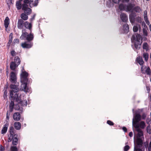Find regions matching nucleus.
I'll use <instances>...</instances> for the list:
<instances>
[{
  "label": "nucleus",
  "mask_w": 151,
  "mask_h": 151,
  "mask_svg": "<svg viewBox=\"0 0 151 151\" xmlns=\"http://www.w3.org/2000/svg\"><path fill=\"white\" fill-rule=\"evenodd\" d=\"M18 86L17 85L11 84L9 86V88L10 90V96L12 98L13 100H16L18 104H16L15 106V109L17 110L22 111L23 108L21 107L20 105L21 106H27V101L26 100L22 101L20 97L21 94L19 96L18 95L19 93L17 94L16 93L18 92L19 90Z\"/></svg>",
  "instance_id": "obj_1"
},
{
  "label": "nucleus",
  "mask_w": 151,
  "mask_h": 151,
  "mask_svg": "<svg viewBox=\"0 0 151 151\" xmlns=\"http://www.w3.org/2000/svg\"><path fill=\"white\" fill-rule=\"evenodd\" d=\"M24 27L26 29H29L30 33L29 34L26 32V29H22V35L20 37L22 40H26L28 41L32 40L34 38V35L32 33V25L31 22L29 23L28 22H24Z\"/></svg>",
  "instance_id": "obj_2"
},
{
  "label": "nucleus",
  "mask_w": 151,
  "mask_h": 151,
  "mask_svg": "<svg viewBox=\"0 0 151 151\" xmlns=\"http://www.w3.org/2000/svg\"><path fill=\"white\" fill-rule=\"evenodd\" d=\"M21 71L22 72L20 74L21 81L22 83L21 89L24 92H28V88L27 87V82L28 80L27 77L28 74L26 71H24L23 68Z\"/></svg>",
  "instance_id": "obj_3"
},
{
  "label": "nucleus",
  "mask_w": 151,
  "mask_h": 151,
  "mask_svg": "<svg viewBox=\"0 0 151 151\" xmlns=\"http://www.w3.org/2000/svg\"><path fill=\"white\" fill-rule=\"evenodd\" d=\"M15 129L13 126L11 127L9 129V132L10 134L8 135V142H10L12 140V144L14 145L17 144L18 137L17 135L15 134Z\"/></svg>",
  "instance_id": "obj_4"
},
{
  "label": "nucleus",
  "mask_w": 151,
  "mask_h": 151,
  "mask_svg": "<svg viewBox=\"0 0 151 151\" xmlns=\"http://www.w3.org/2000/svg\"><path fill=\"white\" fill-rule=\"evenodd\" d=\"M141 36L140 35L136 34L133 35L131 37V41L132 43L134 44V46L136 49H139L140 46L142 43L140 42Z\"/></svg>",
  "instance_id": "obj_5"
},
{
  "label": "nucleus",
  "mask_w": 151,
  "mask_h": 151,
  "mask_svg": "<svg viewBox=\"0 0 151 151\" xmlns=\"http://www.w3.org/2000/svg\"><path fill=\"white\" fill-rule=\"evenodd\" d=\"M137 132V143L143 144L142 138H143V134L142 130L140 128L136 129Z\"/></svg>",
  "instance_id": "obj_6"
},
{
  "label": "nucleus",
  "mask_w": 151,
  "mask_h": 151,
  "mask_svg": "<svg viewBox=\"0 0 151 151\" xmlns=\"http://www.w3.org/2000/svg\"><path fill=\"white\" fill-rule=\"evenodd\" d=\"M141 115L139 114H136L132 120V125L135 128H138L139 126L138 123L141 120Z\"/></svg>",
  "instance_id": "obj_7"
},
{
  "label": "nucleus",
  "mask_w": 151,
  "mask_h": 151,
  "mask_svg": "<svg viewBox=\"0 0 151 151\" xmlns=\"http://www.w3.org/2000/svg\"><path fill=\"white\" fill-rule=\"evenodd\" d=\"M9 80L12 83L16 84L17 82V74L14 72H11L10 74Z\"/></svg>",
  "instance_id": "obj_8"
},
{
  "label": "nucleus",
  "mask_w": 151,
  "mask_h": 151,
  "mask_svg": "<svg viewBox=\"0 0 151 151\" xmlns=\"http://www.w3.org/2000/svg\"><path fill=\"white\" fill-rule=\"evenodd\" d=\"M24 3L22 4V9L24 11V13L27 15H30L32 12V9L28 7V6Z\"/></svg>",
  "instance_id": "obj_9"
},
{
  "label": "nucleus",
  "mask_w": 151,
  "mask_h": 151,
  "mask_svg": "<svg viewBox=\"0 0 151 151\" xmlns=\"http://www.w3.org/2000/svg\"><path fill=\"white\" fill-rule=\"evenodd\" d=\"M137 145L134 146V151H144L145 148L143 146V144L137 143Z\"/></svg>",
  "instance_id": "obj_10"
},
{
  "label": "nucleus",
  "mask_w": 151,
  "mask_h": 151,
  "mask_svg": "<svg viewBox=\"0 0 151 151\" xmlns=\"http://www.w3.org/2000/svg\"><path fill=\"white\" fill-rule=\"evenodd\" d=\"M25 42L22 44V46L23 48H29L31 47L33 45V43L30 42L31 41Z\"/></svg>",
  "instance_id": "obj_11"
},
{
  "label": "nucleus",
  "mask_w": 151,
  "mask_h": 151,
  "mask_svg": "<svg viewBox=\"0 0 151 151\" xmlns=\"http://www.w3.org/2000/svg\"><path fill=\"white\" fill-rule=\"evenodd\" d=\"M134 4L129 3L126 6L125 11L127 12H133V9L134 6Z\"/></svg>",
  "instance_id": "obj_12"
},
{
  "label": "nucleus",
  "mask_w": 151,
  "mask_h": 151,
  "mask_svg": "<svg viewBox=\"0 0 151 151\" xmlns=\"http://www.w3.org/2000/svg\"><path fill=\"white\" fill-rule=\"evenodd\" d=\"M24 22L22 19H18L17 22V27L19 29H23L24 27Z\"/></svg>",
  "instance_id": "obj_13"
},
{
  "label": "nucleus",
  "mask_w": 151,
  "mask_h": 151,
  "mask_svg": "<svg viewBox=\"0 0 151 151\" xmlns=\"http://www.w3.org/2000/svg\"><path fill=\"white\" fill-rule=\"evenodd\" d=\"M136 14L133 12L131 13L129 15V19L130 22L131 23H134L135 19Z\"/></svg>",
  "instance_id": "obj_14"
},
{
  "label": "nucleus",
  "mask_w": 151,
  "mask_h": 151,
  "mask_svg": "<svg viewBox=\"0 0 151 151\" xmlns=\"http://www.w3.org/2000/svg\"><path fill=\"white\" fill-rule=\"evenodd\" d=\"M20 117V114L19 112L15 113L13 115V119L15 121H18L19 120Z\"/></svg>",
  "instance_id": "obj_15"
},
{
  "label": "nucleus",
  "mask_w": 151,
  "mask_h": 151,
  "mask_svg": "<svg viewBox=\"0 0 151 151\" xmlns=\"http://www.w3.org/2000/svg\"><path fill=\"white\" fill-rule=\"evenodd\" d=\"M19 65L17 64L14 62L12 61L11 62L10 65V68L12 70H15L16 68Z\"/></svg>",
  "instance_id": "obj_16"
},
{
  "label": "nucleus",
  "mask_w": 151,
  "mask_h": 151,
  "mask_svg": "<svg viewBox=\"0 0 151 151\" xmlns=\"http://www.w3.org/2000/svg\"><path fill=\"white\" fill-rule=\"evenodd\" d=\"M9 123L6 122L4 125L1 130V133L2 134H5L6 132Z\"/></svg>",
  "instance_id": "obj_17"
},
{
  "label": "nucleus",
  "mask_w": 151,
  "mask_h": 151,
  "mask_svg": "<svg viewBox=\"0 0 151 151\" xmlns=\"http://www.w3.org/2000/svg\"><path fill=\"white\" fill-rule=\"evenodd\" d=\"M120 17L122 21L126 22L128 20V17L124 13H122L120 15Z\"/></svg>",
  "instance_id": "obj_18"
},
{
  "label": "nucleus",
  "mask_w": 151,
  "mask_h": 151,
  "mask_svg": "<svg viewBox=\"0 0 151 151\" xmlns=\"http://www.w3.org/2000/svg\"><path fill=\"white\" fill-rule=\"evenodd\" d=\"M4 25L6 28V29L8 27V25L9 24V17H6L5 19L4 22Z\"/></svg>",
  "instance_id": "obj_19"
},
{
  "label": "nucleus",
  "mask_w": 151,
  "mask_h": 151,
  "mask_svg": "<svg viewBox=\"0 0 151 151\" xmlns=\"http://www.w3.org/2000/svg\"><path fill=\"white\" fill-rule=\"evenodd\" d=\"M14 126L16 130H19L21 129V124L19 122H15L14 124Z\"/></svg>",
  "instance_id": "obj_20"
},
{
  "label": "nucleus",
  "mask_w": 151,
  "mask_h": 151,
  "mask_svg": "<svg viewBox=\"0 0 151 151\" xmlns=\"http://www.w3.org/2000/svg\"><path fill=\"white\" fill-rule=\"evenodd\" d=\"M123 29L125 33H127L129 31V27L127 24H125L123 25Z\"/></svg>",
  "instance_id": "obj_21"
},
{
  "label": "nucleus",
  "mask_w": 151,
  "mask_h": 151,
  "mask_svg": "<svg viewBox=\"0 0 151 151\" xmlns=\"http://www.w3.org/2000/svg\"><path fill=\"white\" fill-rule=\"evenodd\" d=\"M12 99H11V101L9 105V111L10 112H12V111L14 106V102L13 101H12V100H13L12 98Z\"/></svg>",
  "instance_id": "obj_22"
},
{
  "label": "nucleus",
  "mask_w": 151,
  "mask_h": 151,
  "mask_svg": "<svg viewBox=\"0 0 151 151\" xmlns=\"http://www.w3.org/2000/svg\"><path fill=\"white\" fill-rule=\"evenodd\" d=\"M138 124L139 127L138 128H135L136 129L139 128L140 127L141 128L143 129L145 127V123L143 121H141L140 123L138 122Z\"/></svg>",
  "instance_id": "obj_23"
},
{
  "label": "nucleus",
  "mask_w": 151,
  "mask_h": 151,
  "mask_svg": "<svg viewBox=\"0 0 151 151\" xmlns=\"http://www.w3.org/2000/svg\"><path fill=\"white\" fill-rule=\"evenodd\" d=\"M21 19L24 20H26L28 19L27 15L25 13H22L21 15Z\"/></svg>",
  "instance_id": "obj_24"
},
{
  "label": "nucleus",
  "mask_w": 151,
  "mask_h": 151,
  "mask_svg": "<svg viewBox=\"0 0 151 151\" xmlns=\"http://www.w3.org/2000/svg\"><path fill=\"white\" fill-rule=\"evenodd\" d=\"M13 62L19 65L20 64L21 60L18 56H16L15 57L14 61Z\"/></svg>",
  "instance_id": "obj_25"
},
{
  "label": "nucleus",
  "mask_w": 151,
  "mask_h": 151,
  "mask_svg": "<svg viewBox=\"0 0 151 151\" xmlns=\"http://www.w3.org/2000/svg\"><path fill=\"white\" fill-rule=\"evenodd\" d=\"M137 61L140 65H142L143 64L144 62L142 58L140 57H138L137 59Z\"/></svg>",
  "instance_id": "obj_26"
},
{
  "label": "nucleus",
  "mask_w": 151,
  "mask_h": 151,
  "mask_svg": "<svg viewBox=\"0 0 151 151\" xmlns=\"http://www.w3.org/2000/svg\"><path fill=\"white\" fill-rule=\"evenodd\" d=\"M141 9L140 8L139 6H136L134 7L133 9V12L135 11L137 13H139L141 11Z\"/></svg>",
  "instance_id": "obj_27"
},
{
  "label": "nucleus",
  "mask_w": 151,
  "mask_h": 151,
  "mask_svg": "<svg viewBox=\"0 0 151 151\" xmlns=\"http://www.w3.org/2000/svg\"><path fill=\"white\" fill-rule=\"evenodd\" d=\"M38 3V0H35V1L34 3L32 4L31 3H30L29 4V6L32 8L33 6H35L37 5Z\"/></svg>",
  "instance_id": "obj_28"
},
{
  "label": "nucleus",
  "mask_w": 151,
  "mask_h": 151,
  "mask_svg": "<svg viewBox=\"0 0 151 151\" xmlns=\"http://www.w3.org/2000/svg\"><path fill=\"white\" fill-rule=\"evenodd\" d=\"M16 7L18 10H19L22 8V5L21 1H18L16 2Z\"/></svg>",
  "instance_id": "obj_29"
},
{
  "label": "nucleus",
  "mask_w": 151,
  "mask_h": 151,
  "mask_svg": "<svg viewBox=\"0 0 151 151\" xmlns=\"http://www.w3.org/2000/svg\"><path fill=\"white\" fill-rule=\"evenodd\" d=\"M119 8L120 10L125 11L126 6L124 5L123 4H121L119 5Z\"/></svg>",
  "instance_id": "obj_30"
},
{
  "label": "nucleus",
  "mask_w": 151,
  "mask_h": 151,
  "mask_svg": "<svg viewBox=\"0 0 151 151\" xmlns=\"http://www.w3.org/2000/svg\"><path fill=\"white\" fill-rule=\"evenodd\" d=\"M113 3V2H111V0H109L107 2L106 5L109 7H112L114 5Z\"/></svg>",
  "instance_id": "obj_31"
},
{
  "label": "nucleus",
  "mask_w": 151,
  "mask_h": 151,
  "mask_svg": "<svg viewBox=\"0 0 151 151\" xmlns=\"http://www.w3.org/2000/svg\"><path fill=\"white\" fill-rule=\"evenodd\" d=\"M138 27L137 26H134L133 27V30L134 32H137L138 29V28H139V30L140 31V30H141V29L140 28V25H138Z\"/></svg>",
  "instance_id": "obj_32"
},
{
  "label": "nucleus",
  "mask_w": 151,
  "mask_h": 151,
  "mask_svg": "<svg viewBox=\"0 0 151 151\" xmlns=\"http://www.w3.org/2000/svg\"><path fill=\"white\" fill-rule=\"evenodd\" d=\"M143 57L145 61H147L148 59V55L147 53H144L143 54Z\"/></svg>",
  "instance_id": "obj_33"
},
{
  "label": "nucleus",
  "mask_w": 151,
  "mask_h": 151,
  "mask_svg": "<svg viewBox=\"0 0 151 151\" xmlns=\"http://www.w3.org/2000/svg\"><path fill=\"white\" fill-rule=\"evenodd\" d=\"M135 21L139 23H142V19L141 17L138 16L135 18Z\"/></svg>",
  "instance_id": "obj_34"
},
{
  "label": "nucleus",
  "mask_w": 151,
  "mask_h": 151,
  "mask_svg": "<svg viewBox=\"0 0 151 151\" xmlns=\"http://www.w3.org/2000/svg\"><path fill=\"white\" fill-rule=\"evenodd\" d=\"M143 32L144 36H147L148 34L147 29L146 28H143Z\"/></svg>",
  "instance_id": "obj_35"
},
{
  "label": "nucleus",
  "mask_w": 151,
  "mask_h": 151,
  "mask_svg": "<svg viewBox=\"0 0 151 151\" xmlns=\"http://www.w3.org/2000/svg\"><path fill=\"white\" fill-rule=\"evenodd\" d=\"M144 20H147L148 19L147 12L146 10L144 12Z\"/></svg>",
  "instance_id": "obj_36"
},
{
  "label": "nucleus",
  "mask_w": 151,
  "mask_h": 151,
  "mask_svg": "<svg viewBox=\"0 0 151 151\" xmlns=\"http://www.w3.org/2000/svg\"><path fill=\"white\" fill-rule=\"evenodd\" d=\"M143 48L144 49H145L146 50L148 49V45L147 43H144L143 44Z\"/></svg>",
  "instance_id": "obj_37"
},
{
  "label": "nucleus",
  "mask_w": 151,
  "mask_h": 151,
  "mask_svg": "<svg viewBox=\"0 0 151 151\" xmlns=\"http://www.w3.org/2000/svg\"><path fill=\"white\" fill-rule=\"evenodd\" d=\"M145 72L147 75H150L151 74L150 70L149 67L147 68L145 70Z\"/></svg>",
  "instance_id": "obj_38"
},
{
  "label": "nucleus",
  "mask_w": 151,
  "mask_h": 151,
  "mask_svg": "<svg viewBox=\"0 0 151 151\" xmlns=\"http://www.w3.org/2000/svg\"><path fill=\"white\" fill-rule=\"evenodd\" d=\"M11 151H18V149L15 146H12L11 147Z\"/></svg>",
  "instance_id": "obj_39"
},
{
  "label": "nucleus",
  "mask_w": 151,
  "mask_h": 151,
  "mask_svg": "<svg viewBox=\"0 0 151 151\" xmlns=\"http://www.w3.org/2000/svg\"><path fill=\"white\" fill-rule=\"evenodd\" d=\"M147 129L148 133L149 134L151 133V126H148L147 127Z\"/></svg>",
  "instance_id": "obj_40"
},
{
  "label": "nucleus",
  "mask_w": 151,
  "mask_h": 151,
  "mask_svg": "<svg viewBox=\"0 0 151 151\" xmlns=\"http://www.w3.org/2000/svg\"><path fill=\"white\" fill-rule=\"evenodd\" d=\"M130 147L128 145H126L124 147V151H127L129 149Z\"/></svg>",
  "instance_id": "obj_41"
},
{
  "label": "nucleus",
  "mask_w": 151,
  "mask_h": 151,
  "mask_svg": "<svg viewBox=\"0 0 151 151\" xmlns=\"http://www.w3.org/2000/svg\"><path fill=\"white\" fill-rule=\"evenodd\" d=\"M33 0H25L24 1V3L25 4H29L30 3L33 2Z\"/></svg>",
  "instance_id": "obj_42"
},
{
  "label": "nucleus",
  "mask_w": 151,
  "mask_h": 151,
  "mask_svg": "<svg viewBox=\"0 0 151 151\" xmlns=\"http://www.w3.org/2000/svg\"><path fill=\"white\" fill-rule=\"evenodd\" d=\"M107 123L110 125L112 126L114 125V123L110 120H108Z\"/></svg>",
  "instance_id": "obj_43"
},
{
  "label": "nucleus",
  "mask_w": 151,
  "mask_h": 151,
  "mask_svg": "<svg viewBox=\"0 0 151 151\" xmlns=\"http://www.w3.org/2000/svg\"><path fill=\"white\" fill-rule=\"evenodd\" d=\"M16 52L14 50H12L11 52V54L12 56H14L16 55Z\"/></svg>",
  "instance_id": "obj_44"
},
{
  "label": "nucleus",
  "mask_w": 151,
  "mask_h": 151,
  "mask_svg": "<svg viewBox=\"0 0 151 151\" xmlns=\"http://www.w3.org/2000/svg\"><path fill=\"white\" fill-rule=\"evenodd\" d=\"M112 1L114 3H118L120 2H122V1L120 0H112Z\"/></svg>",
  "instance_id": "obj_45"
},
{
  "label": "nucleus",
  "mask_w": 151,
  "mask_h": 151,
  "mask_svg": "<svg viewBox=\"0 0 151 151\" xmlns=\"http://www.w3.org/2000/svg\"><path fill=\"white\" fill-rule=\"evenodd\" d=\"M35 16H36V14H34L33 15L32 17L30 19V21L31 22V23L32 22V21H33L34 20Z\"/></svg>",
  "instance_id": "obj_46"
},
{
  "label": "nucleus",
  "mask_w": 151,
  "mask_h": 151,
  "mask_svg": "<svg viewBox=\"0 0 151 151\" xmlns=\"http://www.w3.org/2000/svg\"><path fill=\"white\" fill-rule=\"evenodd\" d=\"M10 111L9 112L8 111H7V114H6V119H9V116L10 114Z\"/></svg>",
  "instance_id": "obj_47"
},
{
  "label": "nucleus",
  "mask_w": 151,
  "mask_h": 151,
  "mask_svg": "<svg viewBox=\"0 0 151 151\" xmlns=\"http://www.w3.org/2000/svg\"><path fill=\"white\" fill-rule=\"evenodd\" d=\"M148 149L149 151H151V141L150 143L149 146L148 147Z\"/></svg>",
  "instance_id": "obj_48"
},
{
  "label": "nucleus",
  "mask_w": 151,
  "mask_h": 151,
  "mask_svg": "<svg viewBox=\"0 0 151 151\" xmlns=\"http://www.w3.org/2000/svg\"><path fill=\"white\" fill-rule=\"evenodd\" d=\"M12 38H9V40L8 44L10 45L12 42Z\"/></svg>",
  "instance_id": "obj_49"
},
{
  "label": "nucleus",
  "mask_w": 151,
  "mask_h": 151,
  "mask_svg": "<svg viewBox=\"0 0 151 151\" xmlns=\"http://www.w3.org/2000/svg\"><path fill=\"white\" fill-rule=\"evenodd\" d=\"M141 23H142V25L143 26H144L145 28L146 27L147 28V26L145 23L144 22H142V21Z\"/></svg>",
  "instance_id": "obj_50"
},
{
  "label": "nucleus",
  "mask_w": 151,
  "mask_h": 151,
  "mask_svg": "<svg viewBox=\"0 0 151 151\" xmlns=\"http://www.w3.org/2000/svg\"><path fill=\"white\" fill-rule=\"evenodd\" d=\"M4 148L2 145H0V151H4Z\"/></svg>",
  "instance_id": "obj_51"
},
{
  "label": "nucleus",
  "mask_w": 151,
  "mask_h": 151,
  "mask_svg": "<svg viewBox=\"0 0 151 151\" xmlns=\"http://www.w3.org/2000/svg\"><path fill=\"white\" fill-rule=\"evenodd\" d=\"M146 117V115H145V114H144L142 115L141 116V118L142 119H145Z\"/></svg>",
  "instance_id": "obj_52"
},
{
  "label": "nucleus",
  "mask_w": 151,
  "mask_h": 151,
  "mask_svg": "<svg viewBox=\"0 0 151 151\" xmlns=\"http://www.w3.org/2000/svg\"><path fill=\"white\" fill-rule=\"evenodd\" d=\"M14 43H19V40L17 39H15L14 40Z\"/></svg>",
  "instance_id": "obj_53"
},
{
  "label": "nucleus",
  "mask_w": 151,
  "mask_h": 151,
  "mask_svg": "<svg viewBox=\"0 0 151 151\" xmlns=\"http://www.w3.org/2000/svg\"><path fill=\"white\" fill-rule=\"evenodd\" d=\"M122 129L125 132H126L127 131V129L125 127H123Z\"/></svg>",
  "instance_id": "obj_54"
},
{
  "label": "nucleus",
  "mask_w": 151,
  "mask_h": 151,
  "mask_svg": "<svg viewBox=\"0 0 151 151\" xmlns=\"http://www.w3.org/2000/svg\"><path fill=\"white\" fill-rule=\"evenodd\" d=\"M129 136L130 137H132L133 136V133L132 132H130L129 133Z\"/></svg>",
  "instance_id": "obj_55"
},
{
  "label": "nucleus",
  "mask_w": 151,
  "mask_h": 151,
  "mask_svg": "<svg viewBox=\"0 0 151 151\" xmlns=\"http://www.w3.org/2000/svg\"><path fill=\"white\" fill-rule=\"evenodd\" d=\"M145 20L147 24H149V22L148 20V19H147V20Z\"/></svg>",
  "instance_id": "obj_56"
},
{
  "label": "nucleus",
  "mask_w": 151,
  "mask_h": 151,
  "mask_svg": "<svg viewBox=\"0 0 151 151\" xmlns=\"http://www.w3.org/2000/svg\"><path fill=\"white\" fill-rule=\"evenodd\" d=\"M9 38H12V34L11 33L10 34L9 36Z\"/></svg>",
  "instance_id": "obj_57"
},
{
  "label": "nucleus",
  "mask_w": 151,
  "mask_h": 151,
  "mask_svg": "<svg viewBox=\"0 0 151 151\" xmlns=\"http://www.w3.org/2000/svg\"><path fill=\"white\" fill-rule=\"evenodd\" d=\"M147 88L148 91L149 92L150 91V89H149V88L147 86Z\"/></svg>",
  "instance_id": "obj_58"
},
{
  "label": "nucleus",
  "mask_w": 151,
  "mask_h": 151,
  "mask_svg": "<svg viewBox=\"0 0 151 151\" xmlns=\"http://www.w3.org/2000/svg\"><path fill=\"white\" fill-rule=\"evenodd\" d=\"M149 27L150 31H151V24L149 25Z\"/></svg>",
  "instance_id": "obj_59"
},
{
  "label": "nucleus",
  "mask_w": 151,
  "mask_h": 151,
  "mask_svg": "<svg viewBox=\"0 0 151 151\" xmlns=\"http://www.w3.org/2000/svg\"><path fill=\"white\" fill-rule=\"evenodd\" d=\"M142 69H143V67H142V66L141 68V69L142 71Z\"/></svg>",
  "instance_id": "obj_60"
},
{
  "label": "nucleus",
  "mask_w": 151,
  "mask_h": 151,
  "mask_svg": "<svg viewBox=\"0 0 151 151\" xmlns=\"http://www.w3.org/2000/svg\"><path fill=\"white\" fill-rule=\"evenodd\" d=\"M6 72L7 75H8V71H6Z\"/></svg>",
  "instance_id": "obj_61"
},
{
  "label": "nucleus",
  "mask_w": 151,
  "mask_h": 151,
  "mask_svg": "<svg viewBox=\"0 0 151 151\" xmlns=\"http://www.w3.org/2000/svg\"><path fill=\"white\" fill-rule=\"evenodd\" d=\"M22 0H19V1H21Z\"/></svg>",
  "instance_id": "obj_62"
},
{
  "label": "nucleus",
  "mask_w": 151,
  "mask_h": 151,
  "mask_svg": "<svg viewBox=\"0 0 151 151\" xmlns=\"http://www.w3.org/2000/svg\"><path fill=\"white\" fill-rule=\"evenodd\" d=\"M132 47L133 48V49H134V47H133V45H132Z\"/></svg>",
  "instance_id": "obj_63"
},
{
  "label": "nucleus",
  "mask_w": 151,
  "mask_h": 151,
  "mask_svg": "<svg viewBox=\"0 0 151 151\" xmlns=\"http://www.w3.org/2000/svg\"><path fill=\"white\" fill-rule=\"evenodd\" d=\"M150 99H151V95L150 96Z\"/></svg>",
  "instance_id": "obj_64"
}]
</instances>
